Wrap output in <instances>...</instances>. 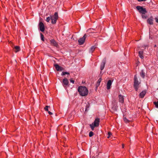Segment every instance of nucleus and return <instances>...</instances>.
Wrapping results in <instances>:
<instances>
[{
    "instance_id": "f257e3e1",
    "label": "nucleus",
    "mask_w": 158,
    "mask_h": 158,
    "mask_svg": "<svg viewBox=\"0 0 158 158\" xmlns=\"http://www.w3.org/2000/svg\"><path fill=\"white\" fill-rule=\"evenodd\" d=\"M78 91L80 95L82 96H86L88 93V90L85 86H79L78 88Z\"/></svg>"
},
{
    "instance_id": "f03ea898",
    "label": "nucleus",
    "mask_w": 158,
    "mask_h": 158,
    "mask_svg": "<svg viewBox=\"0 0 158 158\" xmlns=\"http://www.w3.org/2000/svg\"><path fill=\"white\" fill-rule=\"evenodd\" d=\"M100 122V119L98 118L95 119L94 124L92 123V124H90V126L91 127L92 130H94V128L95 127H98L99 125Z\"/></svg>"
},
{
    "instance_id": "7ed1b4c3",
    "label": "nucleus",
    "mask_w": 158,
    "mask_h": 158,
    "mask_svg": "<svg viewBox=\"0 0 158 158\" xmlns=\"http://www.w3.org/2000/svg\"><path fill=\"white\" fill-rule=\"evenodd\" d=\"M58 13L56 12L55 13L54 15L51 16V23L53 24H55L56 21L58 19Z\"/></svg>"
},
{
    "instance_id": "20e7f679",
    "label": "nucleus",
    "mask_w": 158,
    "mask_h": 158,
    "mask_svg": "<svg viewBox=\"0 0 158 158\" xmlns=\"http://www.w3.org/2000/svg\"><path fill=\"white\" fill-rule=\"evenodd\" d=\"M140 83L139 82L136 75H135L134 77V87L136 91L138 90V86Z\"/></svg>"
},
{
    "instance_id": "39448f33",
    "label": "nucleus",
    "mask_w": 158,
    "mask_h": 158,
    "mask_svg": "<svg viewBox=\"0 0 158 158\" xmlns=\"http://www.w3.org/2000/svg\"><path fill=\"white\" fill-rule=\"evenodd\" d=\"M136 8L139 12L141 14H145L147 12L146 9L145 8H143L142 6H137L136 7Z\"/></svg>"
},
{
    "instance_id": "423d86ee",
    "label": "nucleus",
    "mask_w": 158,
    "mask_h": 158,
    "mask_svg": "<svg viewBox=\"0 0 158 158\" xmlns=\"http://www.w3.org/2000/svg\"><path fill=\"white\" fill-rule=\"evenodd\" d=\"M63 86L66 89L68 86H69V81L66 78H64L63 79L62 82Z\"/></svg>"
},
{
    "instance_id": "0eeeda50",
    "label": "nucleus",
    "mask_w": 158,
    "mask_h": 158,
    "mask_svg": "<svg viewBox=\"0 0 158 158\" xmlns=\"http://www.w3.org/2000/svg\"><path fill=\"white\" fill-rule=\"evenodd\" d=\"M86 38V34H85L82 37L80 38L78 40V42L80 45H82L84 44Z\"/></svg>"
},
{
    "instance_id": "6e6552de",
    "label": "nucleus",
    "mask_w": 158,
    "mask_h": 158,
    "mask_svg": "<svg viewBox=\"0 0 158 158\" xmlns=\"http://www.w3.org/2000/svg\"><path fill=\"white\" fill-rule=\"evenodd\" d=\"M54 66L56 69L58 71H61L64 70L63 67L60 66L57 64H55Z\"/></svg>"
},
{
    "instance_id": "1a4fd4ad",
    "label": "nucleus",
    "mask_w": 158,
    "mask_h": 158,
    "mask_svg": "<svg viewBox=\"0 0 158 158\" xmlns=\"http://www.w3.org/2000/svg\"><path fill=\"white\" fill-rule=\"evenodd\" d=\"M39 26L40 31L42 32L44 31L45 28L44 26L43 23L42 22H40L39 24Z\"/></svg>"
},
{
    "instance_id": "9d476101",
    "label": "nucleus",
    "mask_w": 158,
    "mask_h": 158,
    "mask_svg": "<svg viewBox=\"0 0 158 158\" xmlns=\"http://www.w3.org/2000/svg\"><path fill=\"white\" fill-rule=\"evenodd\" d=\"M119 102L122 103H123L124 102V96L120 94L118 95Z\"/></svg>"
},
{
    "instance_id": "9b49d317",
    "label": "nucleus",
    "mask_w": 158,
    "mask_h": 158,
    "mask_svg": "<svg viewBox=\"0 0 158 158\" xmlns=\"http://www.w3.org/2000/svg\"><path fill=\"white\" fill-rule=\"evenodd\" d=\"M112 81L111 80H109L107 82V89H110L112 84Z\"/></svg>"
},
{
    "instance_id": "f8f14e48",
    "label": "nucleus",
    "mask_w": 158,
    "mask_h": 158,
    "mask_svg": "<svg viewBox=\"0 0 158 158\" xmlns=\"http://www.w3.org/2000/svg\"><path fill=\"white\" fill-rule=\"evenodd\" d=\"M50 43L52 45L56 47L58 44L56 41L53 39L50 40Z\"/></svg>"
},
{
    "instance_id": "ddd939ff",
    "label": "nucleus",
    "mask_w": 158,
    "mask_h": 158,
    "mask_svg": "<svg viewBox=\"0 0 158 158\" xmlns=\"http://www.w3.org/2000/svg\"><path fill=\"white\" fill-rule=\"evenodd\" d=\"M153 18L152 16H151L147 20V22L151 25L153 24Z\"/></svg>"
},
{
    "instance_id": "4468645a",
    "label": "nucleus",
    "mask_w": 158,
    "mask_h": 158,
    "mask_svg": "<svg viewBox=\"0 0 158 158\" xmlns=\"http://www.w3.org/2000/svg\"><path fill=\"white\" fill-rule=\"evenodd\" d=\"M146 90H143L139 94V96L140 98H143L144 97L146 94Z\"/></svg>"
},
{
    "instance_id": "2eb2a0df",
    "label": "nucleus",
    "mask_w": 158,
    "mask_h": 158,
    "mask_svg": "<svg viewBox=\"0 0 158 158\" xmlns=\"http://www.w3.org/2000/svg\"><path fill=\"white\" fill-rule=\"evenodd\" d=\"M105 61L103 60L100 66V69L101 70H102L105 67Z\"/></svg>"
},
{
    "instance_id": "dca6fc26",
    "label": "nucleus",
    "mask_w": 158,
    "mask_h": 158,
    "mask_svg": "<svg viewBox=\"0 0 158 158\" xmlns=\"http://www.w3.org/2000/svg\"><path fill=\"white\" fill-rule=\"evenodd\" d=\"M143 51H140L139 52V57L141 59H143Z\"/></svg>"
},
{
    "instance_id": "f3484780",
    "label": "nucleus",
    "mask_w": 158,
    "mask_h": 158,
    "mask_svg": "<svg viewBox=\"0 0 158 158\" xmlns=\"http://www.w3.org/2000/svg\"><path fill=\"white\" fill-rule=\"evenodd\" d=\"M15 52H17L20 50V48L19 46H16L15 47Z\"/></svg>"
},
{
    "instance_id": "a211bd4d",
    "label": "nucleus",
    "mask_w": 158,
    "mask_h": 158,
    "mask_svg": "<svg viewBox=\"0 0 158 158\" xmlns=\"http://www.w3.org/2000/svg\"><path fill=\"white\" fill-rule=\"evenodd\" d=\"M95 48V47L94 46H92L89 50V52L92 53L94 50Z\"/></svg>"
},
{
    "instance_id": "6ab92c4d",
    "label": "nucleus",
    "mask_w": 158,
    "mask_h": 158,
    "mask_svg": "<svg viewBox=\"0 0 158 158\" xmlns=\"http://www.w3.org/2000/svg\"><path fill=\"white\" fill-rule=\"evenodd\" d=\"M101 80H102V79H101V78H100L98 80L97 82V84H96V86H98L99 85L100 83V82H101Z\"/></svg>"
},
{
    "instance_id": "aec40b11",
    "label": "nucleus",
    "mask_w": 158,
    "mask_h": 158,
    "mask_svg": "<svg viewBox=\"0 0 158 158\" xmlns=\"http://www.w3.org/2000/svg\"><path fill=\"white\" fill-rule=\"evenodd\" d=\"M145 14H142L141 15L143 19H146L147 17V15H145Z\"/></svg>"
},
{
    "instance_id": "412c9836",
    "label": "nucleus",
    "mask_w": 158,
    "mask_h": 158,
    "mask_svg": "<svg viewBox=\"0 0 158 158\" xmlns=\"http://www.w3.org/2000/svg\"><path fill=\"white\" fill-rule=\"evenodd\" d=\"M140 75L141 76L143 77L144 78L145 76L144 73H143V71H142L140 73Z\"/></svg>"
},
{
    "instance_id": "4be33fe9",
    "label": "nucleus",
    "mask_w": 158,
    "mask_h": 158,
    "mask_svg": "<svg viewBox=\"0 0 158 158\" xmlns=\"http://www.w3.org/2000/svg\"><path fill=\"white\" fill-rule=\"evenodd\" d=\"M51 19V17H48L47 18L46 20V21L47 22H49Z\"/></svg>"
},
{
    "instance_id": "5701e85b",
    "label": "nucleus",
    "mask_w": 158,
    "mask_h": 158,
    "mask_svg": "<svg viewBox=\"0 0 158 158\" xmlns=\"http://www.w3.org/2000/svg\"><path fill=\"white\" fill-rule=\"evenodd\" d=\"M94 135V133L92 131H90L89 133V137H92Z\"/></svg>"
},
{
    "instance_id": "b1692460",
    "label": "nucleus",
    "mask_w": 158,
    "mask_h": 158,
    "mask_svg": "<svg viewBox=\"0 0 158 158\" xmlns=\"http://www.w3.org/2000/svg\"><path fill=\"white\" fill-rule=\"evenodd\" d=\"M40 35L41 36V40H42L43 41H44V35L42 34V33L40 34Z\"/></svg>"
},
{
    "instance_id": "393cba45",
    "label": "nucleus",
    "mask_w": 158,
    "mask_h": 158,
    "mask_svg": "<svg viewBox=\"0 0 158 158\" xmlns=\"http://www.w3.org/2000/svg\"><path fill=\"white\" fill-rule=\"evenodd\" d=\"M154 104L155 105V106L156 107H158V101L156 102H154Z\"/></svg>"
},
{
    "instance_id": "a878e982",
    "label": "nucleus",
    "mask_w": 158,
    "mask_h": 158,
    "mask_svg": "<svg viewBox=\"0 0 158 158\" xmlns=\"http://www.w3.org/2000/svg\"><path fill=\"white\" fill-rule=\"evenodd\" d=\"M49 106H46L44 108V109L45 110L48 111V108Z\"/></svg>"
},
{
    "instance_id": "bb28decb",
    "label": "nucleus",
    "mask_w": 158,
    "mask_h": 158,
    "mask_svg": "<svg viewBox=\"0 0 158 158\" xmlns=\"http://www.w3.org/2000/svg\"><path fill=\"white\" fill-rule=\"evenodd\" d=\"M111 135V133L110 132H109L108 134V136L107 138H110V135Z\"/></svg>"
},
{
    "instance_id": "cd10ccee",
    "label": "nucleus",
    "mask_w": 158,
    "mask_h": 158,
    "mask_svg": "<svg viewBox=\"0 0 158 158\" xmlns=\"http://www.w3.org/2000/svg\"><path fill=\"white\" fill-rule=\"evenodd\" d=\"M123 119H124V121L126 123H127V122H128V120L127 118H123Z\"/></svg>"
},
{
    "instance_id": "c85d7f7f",
    "label": "nucleus",
    "mask_w": 158,
    "mask_h": 158,
    "mask_svg": "<svg viewBox=\"0 0 158 158\" xmlns=\"http://www.w3.org/2000/svg\"><path fill=\"white\" fill-rule=\"evenodd\" d=\"M155 19L156 22L157 23H158V17H157L155 18Z\"/></svg>"
},
{
    "instance_id": "c756f323",
    "label": "nucleus",
    "mask_w": 158,
    "mask_h": 158,
    "mask_svg": "<svg viewBox=\"0 0 158 158\" xmlns=\"http://www.w3.org/2000/svg\"><path fill=\"white\" fill-rule=\"evenodd\" d=\"M113 108L114 109V110H116L117 109V107L116 106L114 107H113Z\"/></svg>"
},
{
    "instance_id": "7c9ffc66",
    "label": "nucleus",
    "mask_w": 158,
    "mask_h": 158,
    "mask_svg": "<svg viewBox=\"0 0 158 158\" xmlns=\"http://www.w3.org/2000/svg\"><path fill=\"white\" fill-rule=\"evenodd\" d=\"M70 81L72 83H73L74 84V80H72L71 79L70 80Z\"/></svg>"
},
{
    "instance_id": "2f4dec72",
    "label": "nucleus",
    "mask_w": 158,
    "mask_h": 158,
    "mask_svg": "<svg viewBox=\"0 0 158 158\" xmlns=\"http://www.w3.org/2000/svg\"><path fill=\"white\" fill-rule=\"evenodd\" d=\"M48 114H49L52 115V113L51 112H50V111H48Z\"/></svg>"
},
{
    "instance_id": "473e14b6",
    "label": "nucleus",
    "mask_w": 158,
    "mask_h": 158,
    "mask_svg": "<svg viewBox=\"0 0 158 158\" xmlns=\"http://www.w3.org/2000/svg\"><path fill=\"white\" fill-rule=\"evenodd\" d=\"M61 75L63 76L65 75V74L64 73V72H63L61 73Z\"/></svg>"
},
{
    "instance_id": "72a5a7b5",
    "label": "nucleus",
    "mask_w": 158,
    "mask_h": 158,
    "mask_svg": "<svg viewBox=\"0 0 158 158\" xmlns=\"http://www.w3.org/2000/svg\"><path fill=\"white\" fill-rule=\"evenodd\" d=\"M64 73L65 74H68V75H69V73L68 72H64Z\"/></svg>"
},
{
    "instance_id": "f704fd0d",
    "label": "nucleus",
    "mask_w": 158,
    "mask_h": 158,
    "mask_svg": "<svg viewBox=\"0 0 158 158\" xmlns=\"http://www.w3.org/2000/svg\"><path fill=\"white\" fill-rule=\"evenodd\" d=\"M139 1H145L146 0H138Z\"/></svg>"
},
{
    "instance_id": "c9c22d12",
    "label": "nucleus",
    "mask_w": 158,
    "mask_h": 158,
    "mask_svg": "<svg viewBox=\"0 0 158 158\" xmlns=\"http://www.w3.org/2000/svg\"><path fill=\"white\" fill-rule=\"evenodd\" d=\"M124 145H123H123H122V147H123V148H124Z\"/></svg>"
}]
</instances>
